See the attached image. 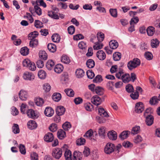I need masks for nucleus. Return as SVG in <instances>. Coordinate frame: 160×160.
I'll return each instance as SVG.
<instances>
[{"label": "nucleus", "instance_id": "obj_1", "mask_svg": "<svg viewBox=\"0 0 160 160\" xmlns=\"http://www.w3.org/2000/svg\"><path fill=\"white\" fill-rule=\"evenodd\" d=\"M117 78L121 79L124 83H127L131 81L130 76L129 74L124 73L123 70L121 68H119L118 72L116 74Z\"/></svg>", "mask_w": 160, "mask_h": 160}, {"label": "nucleus", "instance_id": "obj_2", "mask_svg": "<svg viewBox=\"0 0 160 160\" xmlns=\"http://www.w3.org/2000/svg\"><path fill=\"white\" fill-rule=\"evenodd\" d=\"M140 63V61L139 59L135 58L128 63L127 66L129 70H131L139 66Z\"/></svg>", "mask_w": 160, "mask_h": 160}, {"label": "nucleus", "instance_id": "obj_3", "mask_svg": "<svg viewBox=\"0 0 160 160\" xmlns=\"http://www.w3.org/2000/svg\"><path fill=\"white\" fill-rule=\"evenodd\" d=\"M115 148V146L113 143L108 142L105 145L104 148V151L106 154H109L114 151Z\"/></svg>", "mask_w": 160, "mask_h": 160}, {"label": "nucleus", "instance_id": "obj_4", "mask_svg": "<svg viewBox=\"0 0 160 160\" xmlns=\"http://www.w3.org/2000/svg\"><path fill=\"white\" fill-rule=\"evenodd\" d=\"M62 151L60 148H56L52 151V156L56 159H59L62 156Z\"/></svg>", "mask_w": 160, "mask_h": 160}, {"label": "nucleus", "instance_id": "obj_5", "mask_svg": "<svg viewBox=\"0 0 160 160\" xmlns=\"http://www.w3.org/2000/svg\"><path fill=\"white\" fill-rule=\"evenodd\" d=\"M22 78L26 80L32 81L34 79L35 76L32 73L26 71L23 73Z\"/></svg>", "mask_w": 160, "mask_h": 160}, {"label": "nucleus", "instance_id": "obj_6", "mask_svg": "<svg viewBox=\"0 0 160 160\" xmlns=\"http://www.w3.org/2000/svg\"><path fill=\"white\" fill-rule=\"evenodd\" d=\"M92 102L94 105L98 106L101 104L102 100L98 95L94 96L91 99Z\"/></svg>", "mask_w": 160, "mask_h": 160}, {"label": "nucleus", "instance_id": "obj_7", "mask_svg": "<svg viewBox=\"0 0 160 160\" xmlns=\"http://www.w3.org/2000/svg\"><path fill=\"white\" fill-rule=\"evenodd\" d=\"M28 116L32 118H37L38 117V112L37 111H34L32 109L28 110L27 112Z\"/></svg>", "mask_w": 160, "mask_h": 160}, {"label": "nucleus", "instance_id": "obj_8", "mask_svg": "<svg viewBox=\"0 0 160 160\" xmlns=\"http://www.w3.org/2000/svg\"><path fill=\"white\" fill-rule=\"evenodd\" d=\"M18 95L20 99L22 101L26 100L28 97V92L23 90L19 91Z\"/></svg>", "mask_w": 160, "mask_h": 160}, {"label": "nucleus", "instance_id": "obj_9", "mask_svg": "<svg viewBox=\"0 0 160 160\" xmlns=\"http://www.w3.org/2000/svg\"><path fill=\"white\" fill-rule=\"evenodd\" d=\"M144 109V107L143 104L141 102H139L136 103L135 108V111L137 113L142 112Z\"/></svg>", "mask_w": 160, "mask_h": 160}, {"label": "nucleus", "instance_id": "obj_10", "mask_svg": "<svg viewBox=\"0 0 160 160\" xmlns=\"http://www.w3.org/2000/svg\"><path fill=\"white\" fill-rule=\"evenodd\" d=\"M107 135L109 139L112 140H115L117 138V134L116 132L112 130L108 132Z\"/></svg>", "mask_w": 160, "mask_h": 160}, {"label": "nucleus", "instance_id": "obj_11", "mask_svg": "<svg viewBox=\"0 0 160 160\" xmlns=\"http://www.w3.org/2000/svg\"><path fill=\"white\" fill-rule=\"evenodd\" d=\"M44 113L46 116L48 117H51L53 115L54 111L51 108L47 107L46 108Z\"/></svg>", "mask_w": 160, "mask_h": 160}, {"label": "nucleus", "instance_id": "obj_12", "mask_svg": "<svg viewBox=\"0 0 160 160\" xmlns=\"http://www.w3.org/2000/svg\"><path fill=\"white\" fill-rule=\"evenodd\" d=\"M96 56L100 60H104L106 57L105 53L102 50H99L97 52Z\"/></svg>", "mask_w": 160, "mask_h": 160}, {"label": "nucleus", "instance_id": "obj_13", "mask_svg": "<svg viewBox=\"0 0 160 160\" xmlns=\"http://www.w3.org/2000/svg\"><path fill=\"white\" fill-rule=\"evenodd\" d=\"M145 122L146 124L148 126H151L153 123L154 118L152 116H147V117H145Z\"/></svg>", "mask_w": 160, "mask_h": 160}, {"label": "nucleus", "instance_id": "obj_14", "mask_svg": "<svg viewBox=\"0 0 160 160\" xmlns=\"http://www.w3.org/2000/svg\"><path fill=\"white\" fill-rule=\"evenodd\" d=\"M65 111V109L64 107L61 106H58L56 108L57 114L60 116L63 115Z\"/></svg>", "mask_w": 160, "mask_h": 160}, {"label": "nucleus", "instance_id": "obj_15", "mask_svg": "<svg viewBox=\"0 0 160 160\" xmlns=\"http://www.w3.org/2000/svg\"><path fill=\"white\" fill-rule=\"evenodd\" d=\"M58 12L53 11H49L48 12V15L52 18L58 19L59 18V17L57 14Z\"/></svg>", "mask_w": 160, "mask_h": 160}, {"label": "nucleus", "instance_id": "obj_16", "mask_svg": "<svg viewBox=\"0 0 160 160\" xmlns=\"http://www.w3.org/2000/svg\"><path fill=\"white\" fill-rule=\"evenodd\" d=\"M53 135L50 132L47 133L44 137V140L47 142H51L53 140Z\"/></svg>", "mask_w": 160, "mask_h": 160}, {"label": "nucleus", "instance_id": "obj_17", "mask_svg": "<svg viewBox=\"0 0 160 160\" xmlns=\"http://www.w3.org/2000/svg\"><path fill=\"white\" fill-rule=\"evenodd\" d=\"M84 72L82 69L79 68L77 69L75 72V76L78 78H81L84 76Z\"/></svg>", "mask_w": 160, "mask_h": 160}, {"label": "nucleus", "instance_id": "obj_18", "mask_svg": "<svg viewBox=\"0 0 160 160\" xmlns=\"http://www.w3.org/2000/svg\"><path fill=\"white\" fill-rule=\"evenodd\" d=\"M73 160H81L82 155L81 152L75 151L73 153Z\"/></svg>", "mask_w": 160, "mask_h": 160}, {"label": "nucleus", "instance_id": "obj_19", "mask_svg": "<svg viewBox=\"0 0 160 160\" xmlns=\"http://www.w3.org/2000/svg\"><path fill=\"white\" fill-rule=\"evenodd\" d=\"M28 128L30 129H35L37 127V124L34 121H29L27 123Z\"/></svg>", "mask_w": 160, "mask_h": 160}, {"label": "nucleus", "instance_id": "obj_20", "mask_svg": "<svg viewBox=\"0 0 160 160\" xmlns=\"http://www.w3.org/2000/svg\"><path fill=\"white\" fill-rule=\"evenodd\" d=\"M109 45L111 49H115L118 48V43L116 40H112L110 42Z\"/></svg>", "mask_w": 160, "mask_h": 160}, {"label": "nucleus", "instance_id": "obj_21", "mask_svg": "<svg viewBox=\"0 0 160 160\" xmlns=\"http://www.w3.org/2000/svg\"><path fill=\"white\" fill-rule=\"evenodd\" d=\"M98 113L99 115L102 117H108L107 112L103 108H98Z\"/></svg>", "mask_w": 160, "mask_h": 160}, {"label": "nucleus", "instance_id": "obj_22", "mask_svg": "<svg viewBox=\"0 0 160 160\" xmlns=\"http://www.w3.org/2000/svg\"><path fill=\"white\" fill-rule=\"evenodd\" d=\"M54 65V62L52 60H49L47 61L46 65L48 70H51L53 68Z\"/></svg>", "mask_w": 160, "mask_h": 160}, {"label": "nucleus", "instance_id": "obj_23", "mask_svg": "<svg viewBox=\"0 0 160 160\" xmlns=\"http://www.w3.org/2000/svg\"><path fill=\"white\" fill-rule=\"evenodd\" d=\"M57 135L59 139H62L66 136V132L63 130H59L58 131Z\"/></svg>", "mask_w": 160, "mask_h": 160}, {"label": "nucleus", "instance_id": "obj_24", "mask_svg": "<svg viewBox=\"0 0 160 160\" xmlns=\"http://www.w3.org/2000/svg\"><path fill=\"white\" fill-rule=\"evenodd\" d=\"M130 134V132L128 131H124L122 132L119 135V138L122 140H124L127 138Z\"/></svg>", "mask_w": 160, "mask_h": 160}, {"label": "nucleus", "instance_id": "obj_25", "mask_svg": "<svg viewBox=\"0 0 160 160\" xmlns=\"http://www.w3.org/2000/svg\"><path fill=\"white\" fill-rule=\"evenodd\" d=\"M52 99L55 102H58L61 98V95L60 93H54L52 96Z\"/></svg>", "mask_w": 160, "mask_h": 160}, {"label": "nucleus", "instance_id": "obj_26", "mask_svg": "<svg viewBox=\"0 0 160 160\" xmlns=\"http://www.w3.org/2000/svg\"><path fill=\"white\" fill-rule=\"evenodd\" d=\"M64 155L66 160H72V153L69 150H66Z\"/></svg>", "mask_w": 160, "mask_h": 160}, {"label": "nucleus", "instance_id": "obj_27", "mask_svg": "<svg viewBox=\"0 0 160 160\" xmlns=\"http://www.w3.org/2000/svg\"><path fill=\"white\" fill-rule=\"evenodd\" d=\"M63 68L62 65L61 64L57 65L54 69V71L58 73H60L63 70Z\"/></svg>", "mask_w": 160, "mask_h": 160}, {"label": "nucleus", "instance_id": "obj_28", "mask_svg": "<svg viewBox=\"0 0 160 160\" xmlns=\"http://www.w3.org/2000/svg\"><path fill=\"white\" fill-rule=\"evenodd\" d=\"M147 32L149 36H152L155 32V28L152 26L149 27L147 29Z\"/></svg>", "mask_w": 160, "mask_h": 160}, {"label": "nucleus", "instance_id": "obj_29", "mask_svg": "<svg viewBox=\"0 0 160 160\" xmlns=\"http://www.w3.org/2000/svg\"><path fill=\"white\" fill-rule=\"evenodd\" d=\"M61 60L62 62L66 64L69 63L70 62V60L68 57L65 55L62 56Z\"/></svg>", "mask_w": 160, "mask_h": 160}, {"label": "nucleus", "instance_id": "obj_30", "mask_svg": "<svg viewBox=\"0 0 160 160\" xmlns=\"http://www.w3.org/2000/svg\"><path fill=\"white\" fill-rule=\"evenodd\" d=\"M84 106L85 109L87 111H91L93 109V105L90 102L85 103Z\"/></svg>", "mask_w": 160, "mask_h": 160}, {"label": "nucleus", "instance_id": "obj_31", "mask_svg": "<svg viewBox=\"0 0 160 160\" xmlns=\"http://www.w3.org/2000/svg\"><path fill=\"white\" fill-rule=\"evenodd\" d=\"M95 65V62L94 60L92 59L88 60L86 62L87 66L89 68H93Z\"/></svg>", "mask_w": 160, "mask_h": 160}, {"label": "nucleus", "instance_id": "obj_32", "mask_svg": "<svg viewBox=\"0 0 160 160\" xmlns=\"http://www.w3.org/2000/svg\"><path fill=\"white\" fill-rule=\"evenodd\" d=\"M29 42V46L32 48L36 47L38 44V41L37 39L31 40Z\"/></svg>", "mask_w": 160, "mask_h": 160}, {"label": "nucleus", "instance_id": "obj_33", "mask_svg": "<svg viewBox=\"0 0 160 160\" xmlns=\"http://www.w3.org/2000/svg\"><path fill=\"white\" fill-rule=\"evenodd\" d=\"M64 92L69 97H73L74 96V92L71 89H66L64 90Z\"/></svg>", "mask_w": 160, "mask_h": 160}, {"label": "nucleus", "instance_id": "obj_34", "mask_svg": "<svg viewBox=\"0 0 160 160\" xmlns=\"http://www.w3.org/2000/svg\"><path fill=\"white\" fill-rule=\"evenodd\" d=\"M46 73L42 70H41L38 72V75L39 78L41 79H44L46 77Z\"/></svg>", "mask_w": 160, "mask_h": 160}, {"label": "nucleus", "instance_id": "obj_35", "mask_svg": "<svg viewBox=\"0 0 160 160\" xmlns=\"http://www.w3.org/2000/svg\"><path fill=\"white\" fill-rule=\"evenodd\" d=\"M47 47L48 50L51 52H54L56 50V46L53 44H48Z\"/></svg>", "mask_w": 160, "mask_h": 160}, {"label": "nucleus", "instance_id": "obj_36", "mask_svg": "<svg viewBox=\"0 0 160 160\" xmlns=\"http://www.w3.org/2000/svg\"><path fill=\"white\" fill-rule=\"evenodd\" d=\"M39 55L40 58L42 59L45 60L47 58V54L45 51H40Z\"/></svg>", "mask_w": 160, "mask_h": 160}, {"label": "nucleus", "instance_id": "obj_37", "mask_svg": "<svg viewBox=\"0 0 160 160\" xmlns=\"http://www.w3.org/2000/svg\"><path fill=\"white\" fill-rule=\"evenodd\" d=\"M93 132L91 129H90L87 132L84 137L89 139H92V137L93 135Z\"/></svg>", "mask_w": 160, "mask_h": 160}, {"label": "nucleus", "instance_id": "obj_38", "mask_svg": "<svg viewBox=\"0 0 160 160\" xmlns=\"http://www.w3.org/2000/svg\"><path fill=\"white\" fill-rule=\"evenodd\" d=\"M42 88L44 91L46 92H49L51 89V87L48 83L44 84L42 85Z\"/></svg>", "mask_w": 160, "mask_h": 160}, {"label": "nucleus", "instance_id": "obj_39", "mask_svg": "<svg viewBox=\"0 0 160 160\" xmlns=\"http://www.w3.org/2000/svg\"><path fill=\"white\" fill-rule=\"evenodd\" d=\"M159 41L157 39L151 40V46L152 48H156L159 45Z\"/></svg>", "mask_w": 160, "mask_h": 160}, {"label": "nucleus", "instance_id": "obj_40", "mask_svg": "<svg viewBox=\"0 0 160 160\" xmlns=\"http://www.w3.org/2000/svg\"><path fill=\"white\" fill-rule=\"evenodd\" d=\"M29 49L27 47H24L21 49L20 53L23 56H26L28 54Z\"/></svg>", "mask_w": 160, "mask_h": 160}, {"label": "nucleus", "instance_id": "obj_41", "mask_svg": "<svg viewBox=\"0 0 160 160\" xmlns=\"http://www.w3.org/2000/svg\"><path fill=\"white\" fill-rule=\"evenodd\" d=\"M12 131L15 134L18 133L20 132L18 125L17 124H14L12 128Z\"/></svg>", "mask_w": 160, "mask_h": 160}, {"label": "nucleus", "instance_id": "obj_42", "mask_svg": "<svg viewBox=\"0 0 160 160\" xmlns=\"http://www.w3.org/2000/svg\"><path fill=\"white\" fill-rule=\"evenodd\" d=\"M121 57V54L119 52H116L113 54V58L114 61L119 60Z\"/></svg>", "mask_w": 160, "mask_h": 160}, {"label": "nucleus", "instance_id": "obj_43", "mask_svg": "<svg viewBox=\"0 0 160 160\" xmlns=\"http://www.w3.org/2000/svg\"><path fill=\"white\" fill-rule=\"evenodd\" d=\"M38 32L37 31H34L31 32L28 35L29 39H34V38L38 35Z\"/></svg>", "mask_w": 160, "mask_h": 160}, {"label": "nucleus", "instance_id": "obj_44", "mask_svg": "<svg viewBox=\"0 0 160 160\" xmlns=\"http://www.w3.org/2000/svg\"><path fill=\"white\" fill-rule=\"evenodd\" d=\"M103 46V44L98 42L95 43V45L93 46V48L94 50H98L102 48Z\"/></svg>", "mask_w": 160, "mask_h": 160}, {"label": "nucleus", "instance_id": "obj_45", "mask_svg": "<svg viewBox=\"0 0 160 160\" xmlns=\"http://www.w3.org/2000/svg\"><path fill=\"white\" fill-rule=\"evenodd\" d=\"M52 41L55 42H58L60 40V38L58 34H54L52 36Z\"/></svg>", "mask_w": 160, "mask_h": 160}, {"label": "nucleus", "instance_id": "obj_46", "mask_svg": "<svg viewBox=\"0 0 160 160\" xmlns=\"http://www.w3.org/2000/svg\"><path fill=\"white\" fill-rule=\"evenodd\" d=\"M153 110L151 108H148L146 109L144 114V117H147V116H152L151 114L153 112Z\"/></svg>", "mask_w": 160, "mask_h": 160}, {"label": "nucleus", "instance_id": "obj_47", "mask_svg": "<svg viewBox=\"0 0 160 160\" xmlns=\"http://www.w3.org/2000/svg\"><path fill=\"white\" fill-rule=\"evenodd\" d=\"M44 103L43 99L41 98H37L35 101V103L38 106H42Z\"/></svg>", "mask_w": 160, "mask_h": 160}, {"label": "nucleus", "instance_id": "obj_48", "mask_svg": "<svg viewBox=\"0 0 160 160\" xmlns=\"http://www.w3.org/2000/svg\"><path fill=\"white\" fill-rule=\"evenodd\" d=\"M24 18H27L28 20L31 23H32L34 21V19L32 17V15L29 13H26V14L24 17Z\"/></svg>", "mask_w": 160, "mask_h": 160}, {"label": "nucleus", "instance_id": "obj_49", "mask_svg": "<svg viewBox=\"0 0 160 160\" xmlns=\"http://www.w3.org/2000/svg\"><path fill=\"white\" fill-rule=\"evenodd\" d=\"M109 12L113 17L116 18L117 17V10L116 9L111 8L109 9Z\"/></svg>", "mask_w": 160, "mask_h": 160}, {"label": "nucleus", "instance_id": "obj_50", "mask_svg": "<svg viewBox=\"0 0 160 160\" xmlns=\"http://www.w3.org/2000/svg\"><path fill=\"white\" fill-rule=\"evenodd\" d=\"M140 131V127L136 126L132 128L131 133L133 134H136L139 132Z\"/></svg>", "mask_w": 160, "mask_h": 160}, {"label": "nucleus", "instance_id": "obj_51", "mask_svg": "<svg viewBox=\"0 0 160 160\" xmlns=\"http://www.w3.org/2000/svg\"><path fill=\"white\" fill-rule=\"evenodd\" d=\"M19 149L20 152L22 154L25 155L26 154V149L24 145L20 144L19 146Z\"/></svg>", "mask_w": 160, "mask_h": 160}, {"label": "nucleus", "instance_id": "obj_52", "mask_svg": "<svg viewBox=\"0 0 160 160\" xmlns=\"http://www.w3.org/2000/svg\"><path fill=\"white\" fill-rule=\"evenodd\" d=\"M35 12L38 15L40 16L42 14V11L41 8L38 5H36L34 6Z\"/></svg>", "mask_w": 160, "mask_h": 160}, {"label": "nucleus", "instance_id": "obj_53", "mask_svg": "<svg viewBox=\"0 0 160 160\" xmlns=\"http://www.w3.org/2000/svg\"><path fill=\"white\" fill-rule=\"evenodd\" d=\"M97 38L99 42H102L104 38V34L102 32H98L97 34Z\"/></svg>", "mask_w": 160, "mask_h": 160}, {"label": "nucleus", "instance_id": "obj_54", "mask_svg": "<svg viewBox=\"0 0 160 160\" xmlns=\"http://www.w3.org/2000/svg\"><path fill=\"white\" fill-rule=\"evenodd\" d=\"M34 25L37 28H41L43 27V23L38 20H36L34 22Z\"/></svg>", "mask_w": 160, "mask_h": 160}, {"label": "nucleus", "instance_id": "obj_55", "mask_svg": "<svg viewBox=\"0 0 160 160\" xmlns=\"http://www.w3.org/2000/svg\"><path fill=\"white\" fill-rule=\"evenodd\" d=\"M31 62L28 59H25L22 62L23 66L28 68Z\"/></svg>", "mask_w": 160, "mask_h": 160}, {"label": "nucleus", "instance_id": "obj_56", "mask_svg": "<svg viewBox=\"0 0 160 160\" xmlns=\"http://www.w3.org/2000/svg\"><path fill=\"white\" fill-rule=\"evenodd\" d=\"M87 74L88 77L90 79H92L95 76L94 72L91 70L87 71Z\"/></svg>", "mask_w": 160, "mask_h": 160}, {"label": "nucleus", "instance_id": "obj_57", "mask_svg": "<svg viewBox=\"0 0 160 160\" xmlns=\"http://www.w3.org/2000/svg\"><path fill=\"white\" fill-rule=\"evenodd\" d=\"M27 106L25 103H22L20 107V111L22 114H24L26 112V109Z\"/></svg>", "mask_w": 160, "mask_h": 160}, {"label": "nucleus", "instance_id": "obj_58", "mask_svg": "<svg viewBox=\"0 0 160 160\" xmlns=\"http://www.w3.org/2000/svg\"><path fill=\"white\" fill-rule=\"evenodd\" d=\"M68 30L69 34L72 35L75 32V28L73 26L71 25L68 28Z\"/></svg>", "mask_w": 160, "mask_h": 160}, {"label": "nucleus", "instance_id": "obj_59", "mask_svg": "<svg viewBox=\"0 0 160 160\" xmlns=\"http://www.w3.org/2000/svg\"><path fill=\"white\" fill-rule=\"evenodd\" d=\"M62 128L65 130H68L71 127L70 123L69 122H66L62 125Z\"/></svg>", "mask_w": 160, "mask_h": 160}, {"label": "nucleus", "instance_id": "obj_60", "mask_svg": "<svg viewBox=\"0 0 160 160\" xmlns=\"http://www.w3.org/2000/svg\"><path fill=\"white\" fill-rule=\"evenodd\" d=\"M30 157L32 160H38V156L35 152H33L31 153Z\"/></svg>", "mask_w": 160, "mask_h": 160}, {"label": "nucleus", "instance_id": "obj_61", "mask_svg": "<svg viewBox=\"0 0 160 160\" xmlns=\"http://www.w3.org/2000/svg\"><path fill=\"white\" fill-rule=\"evenodd\" d=\"M102 80V76L100 75H97L93 80V82L95 83H99Z\"/></svg>", "mask_w": 160, "mask_h": 160}, {"label": "nucleus", "instance_id": "obj_62", "mask_svg": "<svg viewBox=\"0 0 160 160\" xmlns=\"http://www.w3.org/2000/svg\"><path fill=\"white\" fill-rule=\"evenodd\" d=\"M139 21V19L138 17H136L135 18H132L130 22V25H132L134 24H136Z\"/></svg>", "mask_w": 160, "mask_h": 160}, {"label": "nucleus", "instance_id": "obj_63", "mask_svg": "<svg viewBox=\"0 0 160 160\" xmlns=\"http://www.w3.org/2000/svg\"><path fill=\"white\" fill-rule=\"evenodd\" d=\"M49 129L52 132H55L57 129V125L55 123H52L49 127Z\"/></svg>", "mask_w": 160, "mask_h": 160}, {"label": "nucleus", "instance_id": "obj_64", "mask_svg": "<svg viewBox=\"0 0 160 160\" xmlns=\"http://www.w3.org/2000/svg\"><path fill=\"white\" fill-rule=\"evenodd\" d=\"M36 3L37 5H39L44 8H46L47 6L46 4L44 2L43 0H37L36 1Z\"/></svg>", "mask_w": 160, "mask_h": 160}]
</instances>
